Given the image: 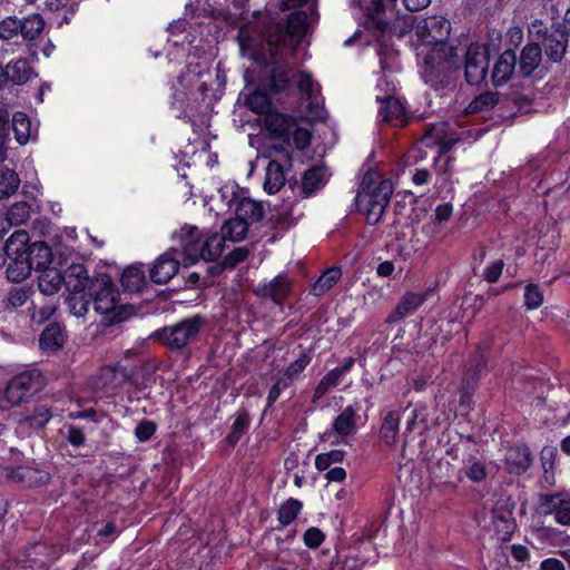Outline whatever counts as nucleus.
I'll list each match as a JSON object with an SVG mask.
<instances>
[{
  "mask_svg": "<svg viewBox=\"0 0 570 570\" xmlns=\"http://www.w3.org/2000/svg\"><path fill=\"white\" fill-rule=\"evenodd\" d=\"M316 0H283L282 10L297 8L288 14L286 22L244 26L239 30L243 48L250 50V56L265 61L267 52H288L306 35L311 23L318 14Z\"/></svg>",
  "mask_w": 570,
  "mask_h": 570,
  "instance_id": "nucleus-1",
  "label": "nucleus"
},
{
  "mask_svg": "<svg viewBox=\"0 0 570 570\" xmlns=\"http://www.w3.org/2000/svg\"><path fill=\"white\" fill-rule=\"evenodd\" d=\"M460 57L449 45L431 47L423 56L421 75L425 83L435 91L454 87V72L459 69Z\"/></svg>",
  "mask_w": 570,
  "mask_h": 570,
  "instance_id": "nucleus-2",
  "label": "nucleus"
},
{
  "mask_svg": "<svg viewBox=\"0 0 570 570\" xmlns=\"http://www.w3.org/2000/svg\"><path fill=\"white\" fill-rule=\"evenodd\" d=\"M393 194V183L390 179H381L376 174L366 173L360 184L355 205L362 213L367 224L376 225L390 203Z\"/></svg>",
  "mask_w": 570,
  "mask_h": 570,
  "instance_id": "nucleus-3",
  "label": "nucleus"
},
{
  "mask_svg": "<svg viewBox=\"0 0 570 570\" xmlns=\"http://www.w3.org/2000/svg\"><path fill=\"white\" fill-rule=\"evenodd\" d=\"M179 239L183 247L185 265H193L198 259L217 261L224 252L225 239L218 233H204L195 226L180 229Z\"/></svg>",
  "mask_w": 570,
  "mask_h": 570,
  "instance_id": "nucleus-4",
  "label": "nucleus"
},
{
  "mask_svg": "<svg viewBox=\"0 0 570 570\" xmlns=\"http://www.w3.org/2000/svg\"><path fill=\"white\" fill-rule=\"evenodd\" d=\"M207 325V320L202 315L183 318L174 325L165 326L154 333V337L166 347L180 351L194 343L200 331Z\"/></svg>",
  "mask_w": 570,
  "mask_h": 570,
  "instance_id": "nucleus-5",
  "label": "nucleus"
},
{
  "mask_svg": "<svg viewBox=\"0 0 570 570\" xmlns=\"http://www.w3.org/2000/svg\"><path fill=\"white\" fill-rule=\"evenodd\" d=\"M88 295L97 313L109 316L112 323L124 321L122 306L118 305L119 291L108 274H99L94 278Z\"/></svg>",
  "mask_w": 570,
  "mask_h": 570,
  "instance_id": "nucleus-6",
  "label": "nucleus"
},
{
  "mask_svg": "<svg viewBox=\"0 0 570 570\" xmlns=\"http://www.w3.org/2000/svg\"><path fill=\"white\" fill-rule=\"evenodd\" d=\"M529 33L537 41H540L548 59L552 62H560L567 51L568 37L562 32L561 24L552 23L548 28L541 20H534L529 26Z\"/></svg>",
  "mask_w": 570,
  "mask_h": 570,
  "instance_id": "nucleus-7",
  "label": "nucleus"
},
{
  "mask_svg": "<svg viewBox=\"0 0 570 570\" xmlns=\"http://www.w3.org/2000/svg\"><path fill=\"white\" fill-rule=\"evenodd\" d=\"M45 379L38 370H28L14 375L7 384L4 397L12 405H20L33 394L40 392Z\"/></svg>",
  "mask_w": 570,
  "mask_h": 570,
  "instance_id": "nucleus-8",
  "label": "nucleus"
},
{
  "mask_svg": "<svg viewBox=\"0 0 570 570\" xmlns=\"http://www.w3.org/2000/svg\"><path fill=\"white\" fill-rule=\"evenodd\" d=\"M238 41L240 42L239 38H238ZM301 41H302V39L293 48H291V50L288 52H282L281 50H279V52H275L274 55L273 53L269 55V52H267V59L265 61L253 58L250 56V50L243 48L240 43H239V47L244 55H246L248 58H250L262 65H269V63L275 62V65L273 66V68L269 71V75H268V78L266 79L265 86L272 92L279 94V92L285 91L291 85V80H289V76H288V67L286 63H283V61L289 55H292V52L299 45Z\"/></svg>",
  "mask_w": 570,
  "mask_h": 570,
  "instance_id": "nucleus-9",
  "label": "nucleus"
},
{
  "mask_svg": "<svg viewBox=\"0 0 570 570\" xmlns=\"http://www.w3.org/2000/svg\"><path fill=\"white\" fill-rule=\"evenodd\" d=\"M489 49L484 45L471 43L465 52L464 76L469 85L478 86L488 76Z\"/></svg>",
  "mask_w": 570,
  "mask_h": 570,
  "instance_id": "nucleus-10",
  "label": "nucleus"
},
{
  "mask_svg": "<svg viewBox=\"0 0 570 570\" xmlns=\"http://www.w3.org/2000/svg\"><path fill=\"white\" fill-rule=\"evenodd\" d=\"M460 140L461 138L454 131L453 127L445 121L430 124L425 127L422 136V144L428 148L438 146L440 155L448 154Z\"/></svg>",
  "mask_w": 570,
  "mask_h": 570,
  "instance_id": "nucleus-11",
  "label": "nucleus"
},
{
  "mask_svg": "<svg viewBox=\"0 0 570 570\" xmlns=\"http://www.w3.org/2000/svg\"><path fill=\"white\" fill-rule=\"evenodd\" d=\"M451 24L442 16H432L422 19L417 27L416 33L419 38L426 45L432 47H441L448 45L446 39L450 36Z\"/></svg>",
  "mask_w": 570,
  "mask_h": 570,
  "instance_id": "nucleus-12",
  "label": "nucleus"
},
{
  "mask_svg": "<svg viewBox=\"0 0 570 570\" xmlns=\"http://www.w3.org/2000/svg\"><path fill=\"white\" fill-rule=\"evenodd\" d=\"M538 503L541 514H553L558 523L562 525L570 524V495L563 493H541Z\"/></svg>",
  "mask_w": 570,
  "mask_h": 570,
  "instance_id": "nucleus-13",
  "label": "nucleus"
},
{
  "mask_svg": "<svg viewBox=\"0 0 570 570\" xmlns=\"http://www.w3.org/2000/svg\"><path fill=\"white\" fill-rule=\"evenodd\" d=\"M532 463V452L524 443H517L505 452L504 465L510 474L522 475L531 468Z\"/></svg>",
  "mask_w": 570,
  "mask_h": 570,
  "instance_id": "nucleus-14",
  "label": "nucleus"
},
{
  "mask_svg": "<svg viewBox=\"0 0 570 570\" xmlns=\"http://www.w3.org/2000/svg\"><path fill=\"white\" fill-rule=\"evenodd\" d=\"M179 252L169 249L160 255L150 269V279L156 284L168 283L179 269Z\"/></svg>",
  "mask_w": 570,
  "mask_h": 570,
  "instance_id": "nucleus-15",
  "label": "nucleus"
},
{
  "mask_svg": "<svg viewBox=\"0 0 570 570\" xmlns=\"http://www.w3.org/2000/svg\"><path fill=\"white\" fill-rule=\"evenodd\" d=\"M136 366H126L120 363L102 366L98 374V384L102 387L118 389L125 383L132 382Z\"/></svg>",
  "mask_w": 570,
  "mask_h": 570,
  "instance_id": "nucleus-16",
  "label": "nucleus"
},
{
  "mask_svg": "<svg viewBox=\"0 0 570 570\" xmlns=\"http://www.w3.org/2000/svg\"><path fill=\"white\" fill-rule=\"evenodd\" d=\"M0 478L22 483L27 487L46 484L49 474L31 466H0Z\"/></svg>",
  "mask_w": 570,
  "mask_h": 570,
  "instance_id": "nucleus-17",
  "label": "nucleus"
},
{
  "mask_svg": "<svg viewBox=\"0 0 570 570\" xmlns=\"http://www.w3.org/2000/svg\"><path fill=\"white\" fill-rule=\"evenodd\" d=\"M292 291V281L286 274H278L272 281L262 283L255 288V294L262 298H271L282 304Z\"/></svg>",
  "mask_w": 570,
  "mask_h": 570,
  "instance_id": "nucleus-18",
  "label": "nucleus"
},
{
  "mask_svg": "<svg viewBox=\"0 0 570 570\" xmlns=\"http://www.w3.org/2000/svg\"><path fill=\"white\" fill-rule=\"evenodd\" d=\"M92 281L82 264H71L63 273V285L69 294L89 293Z\"/></svg>",
  "mask_w": 570,
  "mask_h": 570,
  "instance_id": "nucleus-19",
  "label": "nucleus"
},
{
  "mask_svg": "<svg viewBox=\"0 0 570 570\" xmlns=\"http://www.w3.org/2000/svg\"><path fill=\"white\" fill-rule=\"evenodd\" d=\"M295 122L294 117L277 110L268 111L264 117V126L271 139L291 138V130Z\"/></svg>",
  "mask_w": 570,
  "mask_h": 570,
  "instance_id": "nucleus-20",
  "label": "nucleus"
},
{
  "mask_svg": "<svg viewBox=\"0 0 570 570\" xmlns=\"http://www.w3.org/2000/svg\"><path fill=\"white\" fill-rule=\"evenodd\" d=\"M426 299V293L406 292L386 317V323H396L413 314Z\"/></svg>",
  "mask_w": 570,
  "mask_h": 570,
  "instance_id": "nucleus-21",
  "label": "nucleus"
},
{
  "mask_svg": "<svg viewBox=\"0 0 570 570\" xmlns=\"http://www.w3.org/2000/svg\"><path fill=\"white\" fill-rule=\"evenodd\" d=\"M375 99L381 104L379 117L385 122L399 121L403 124L405 117L404 106L401 100L392 94L376 95Z\"/></svg>",
  "mask_w": 570,
  "mask_h": 570,
  "instance_id": "nucleus-22",
  "label": "nucleus"
},
{
  "mask_svg": "<svg viewBox=\"0 0 570 570\" xmlns=\"http://www.w3.org/2000/svg\"><path fill=\"white\" fill-rule=\"evenodd\" d=\"M517 61V55L513 50L509 49L500 55L493 66L491 73L493 86L500 87L511 79L515 69Z\"/></svg>",
  "mask_w": 570,
  "mask_h": 570,
  "instance_id": "nucleus-23",
  "label": "nucleus"
},
{
  "mask_svg": "<svg viewBox=\"0 0 570 570\" xmlns=\"http://www.w3.org/2000/svg\"><path fill=\"white\" fill-rule=\"evenodd\" d=\"M66 338L65 328L59 323H50L41 332L39 345L43 351L57 352L62 348Z\"/></svg>",
  "mask_w": 570,
  "mask_h": 570,
  "instance_id": "nucleus-24",
  "label": "nucleus"
},
{
  "mask_svg": "<svg viewBox=\"0 0 570 570\" xmlns=\"http://www.w3.org/2000/svg\"><path fill=\"white\" fill-rule=\"evenodd\" d=\"M542 61V47L539 42L525 45L520 53L519 68L523 77H530Z\"/></svg>",
  "mask_w": 570,
  "mask_h": 570,
  "instance_id": "nucleus-25",
  "label": "nucleus"
},
{
  "mask_svg": "<svg viewBox=\"0 0 570 570\" xmlns=\"http://www.w3.org/2000/svg\"><path fill=\"white\" fill-rule=\"evenodd\" d=\"M326 181V169L322 166H313L303 174L301 193L304 197H309L322 189Z\"/></svg>",
  "mask_w": 570,
  "mask_h": 570,
  "instance_id": "nucleus-26",
  "label": "nucleus"
},
{
  "mask_svg": "<svg viewBox=\"0 0 570 570\" xmlns=\"http://www.w3.org/2000/svg\"><path fill=\"white\" fill-rule=\"evenodd\" d=\"M24 256L28 259V264L31 265V269L37 272L50 267L49 265L52 259L51 249L43 242L31 243Z\"/></svg>",
  "mask_w": 570,
  "mask_h": 570,
  "instance_id": "nucleus-27",
  "label": "nucleus"
},
{
  "mask_svg": "<svg viewBox=\"0 0 570 570\" xmlns=\"http://www.w3.org/2000/svg\"><path fill=\"white\" fill-rule=\"evenodd\" d=\"M291 168L292 166L278 164L277 160H269L266 167L264 189L268 194H276L279 191L286 181L285 173Z\"/></svg>",
  "mask_w": 570,
  "mask_h": 570,
  "instance_id": "nucleus-28",
  "label": "nucleus"
},
{
  "mask_svg": "<svg viewBox=\"0 0 570 570\" xmlns=\"http://www.w3.org/2000/svg\"><path fill=\"white\" fill-rule=\"evenodd\" d=\"M492 522L499 539L502 541L510 540L517 527L512 511L494 509L492 512Z\"/></svg>",
  "mask_w": 570,
  "mask_h": 570,
  "instance_id": "nucleus-29",
  "label": "nucleus"
},
{
  "mask_svg": "<svg viewBox=\"0 0 570 570\" xmlns=\"http://www.w3.org/2000/svg\"><path fill=\"white\" fill-rule=\"evenodd\" d=\"M38 287L45 295H55L63 284V274L55 267H48L39 272Z\"/></svg>",
  "mask_w": 570,
  "mask_h": 570,
  "instance_id": "nucleus-30",
  "label": "nucleus"
},
{
  "mask_svg": "<svg viewBox=\"0 0 570 570\" xmlns=\"http://www.w3.org/2000/svg\"><path fill=\"white\" fill-rule=\"evenodd\" d=\"M454 163L455 158L452 156L440 155L438 151V156L434 158L433 167L438 177V187L443 189L448 185H452V176L454 174Z\"/></svg>",
  "mask_w": 570,
  "mask_h": 570,
  "instance_id": "nucleus-31",
  "label": "nucleus"
},
{
  "mask_svg": "<svg viewBox=\"0 0 570 570\" xmlns=\"http://www.w3.org/2000/svg\"><path fill=\"white\" fill-rule=\"evenodd\" d=\"M271 141L267 148L269 160H277L278 164L293 166L291 138H276L271 139Z\"/></svg>",
  "mask_w": 570,
  "mask_h": 570,
  "instance_id": "nucleus-32",
  "label": "nucleus"
},
{
  "mask_svg": "<svg viewBox=\"0 0 570 570\" xmlns=\"http://www.w3.org/2000/svg\"><path fill=\"white\" fill-rule=\"evenodd\" d=\"M8 265L6 269L7 278L10 282L19 283L26 279L31 273V265L28 264L26 256H7Z\"/></svg>",
  "mask_w": 570,
  "mask_h": 570,
  "instance_id": "nucleus-33",
  "label": "nucleus"
},
{
  "mask_svg": "<svg viewBox=\"0 0 570 570\" xmlns=\"http://www.w3.org/2000/svg\"><path fill=\"white\" fill-rule=\"evenodd\" d=\"M357 414L352 405L346 406L334 420L333 429L341 436H347L355 432Z\"/></svg>",
  "mask_w": 570,
  "mask_h": 570,
  "instance_id": "nucleus-34",
  "label": "nucleus"
},
{
  "mask_svg": "<svg viewBox=\"0 0 570 570\" xmlns=\"http://www.w3.org/2000/svg\"><path fill=\"white\" fill-rule=\"evenodd\" d=\"M341 276L342 271L340 267L327 268L311 286L309 293L317 297L323 296L337 283Z\"/></svg>",
  "mask_w": 570,
  "mask_h": 570,
  "instance_id": "nucleus-35",
  "label": "nucleus"
},
{
  "mask_svg": "<svg viewBox=\"0 0 570 570\" xmlns=\"http://www.w3.org/2000/svg\"><path fill=\"white\" fill-rule=\"evenodd\" d=\"M209 76L210 71L206 66H203L199 62L195 65L189 63L181 75V81H186L188 85H197V89L205 92L207 90V81L203 78Z\"/></svg>",
  "mask_w": 570,
  "mask_h": 570,
  "instance_id": "nucleus-36",
  "label": "nucleus"
},
{
  "mask_svg": "<svg viewBox=\"0 0 570 570\" xmlns=\"http://www.w3.org/2000/svg\"><path fill=\"white\" fill-rule=\"evenodd\" d=\"M236 215L245 222L255 223L263 218V204L250 198H243L236 208Z\"/></svg>",
  "mask_w": 570,
  "mask_h": 570,
  "instance_id": "nucleus-37",
  "label": "nucleus"
},
{
  "mask_svg": "<svg viewBox=\"0 0 570 570\" xmlns=\"http://www.w3.org/2000/svg\"><path fill=\"white\" fill-rule=\"evenodd\" d=\"M248 223L236 215L235 218L224 223L220 235L225 240L239 242L245 238L248 232Z\"/></svg>",
  "mask_w": 570,
  "mask_h": 570,
  "instance_id": "nucleus-38",
  "label": "nucleus"
},
{
  "mask_svg": "<svg viewBox=\"0 0 570 570\" xmlns=\"http://www.w3.org/2000/svg\"><path fill=\"white\" fill-rule=\"evenodd\" d=\"M400 426V414L396 411H390L383 419L380 429V436L386 445H393L396 442Z\"/></svg>",
  "mask_w": 570,
  "mask_h": 570,
  "instance_id": "nucleus-39",
  "label": "nucleus"
},
{
  "mask_svg": "<svg viewBox=\"0 0 570 570\" xmlns=\"http://www.w3.org/2000/svg\"><path fill=\"white\" fill-rule=\"evenodd\" d=\"M29 235L26 230H16L6 242L3 252L6 256H24L28 250Z\"/></svg>",
  "mask_w": 570,
  "mask_h": 570,
  "instance_id": "nucleus-40",
  "label": "nucleus"
},
{
  "mask_svg": "<svg viewBox=\"0 0 570 570\" xmlns=\"http://www.w3.org/2000/svg\"><path fill=\"white\" fill-rule=\"evenodd\" d=\"M250 424V416L247 410L239 409L235 413V420L232 425V431L227 435L226 441L229 445H235L242 439V436L247 432Z\"/></svg>",
  "mask_w": 570,
  "mask_h": 570,
  "instance_id": "nucleus-41",
  "label": "nucleus"
},
{
  "mask_svg": "<svg viewBox=\"0 0 570 570\" xmlns=\"http://www.w3.org/2000/svg\"><path fill=\"white\" fill-rule=\"evenodd\" d=\"M45 21L39 14H31L20 20L19 35L27 41L35 40L40 36Z\"/></svg>",
  "mask_w": 570,
  "mask_h": 570,
  "instance_id": "nucleus-42",
  "label": "nucleus"
},
{
  "mask_svg": "<svg viewBox=\"0 0 570 570\" xmlns=\"http://www.w3.org/2000/svg\"><path fill=\"white\" fill-rule=\"evenodd\" d=\"M9 81L16 85H22L30 80L32 69L27 59H18L8 63Z\"/></svg>",
  "mask_w": 570,
  "mask_h": 570,
  "instance_id": "nucleus-43",
  "label": "nucleus"
},
{
  "mask_svg": "<svg viewBox=\"0 0 570 570\" xmlns=\"http://www.w3.org/2000/svg\"><path fill=\"white\" fill-rule=\"evenodd\" d=\"M245 105L253 112L258 115H266L268 111H273L272 102L268 95L261 90H254L245 98Z\"/></svg>",
  "mask_w": 570,
  "mask_h": 570,
  "instance_id": "nucleus-44",
  "label": "nucleus"
},
{
  "mask_svg": "<svg viewBox=\"0 0 570 570\" xmlns=\"http://www.w3.org/2000/svg\"><path fill=\"white\" fill-rule=\"evenodd\" d=\"M20 185L18 174L9 168L0 169V200L9 198L13 195Z\"/></svg>",
  "mask_w": 570,
  "mask_h": 570,
  "instance_id": "nucleus-45",
  "label": "nucleus"
},
{
  "mask_svg": "<svg viewBox=\"0 0 570 570\" xmlns=\"http://www.w3.org/2000/svg\"><path fill=\"white\" fill-rule=\"evenodd\" d=\"M31 206L27 202H17L7 212L6 218L10 226H19L30 218Z\"/></svg>",
  "mask_w": 570,
  "mask_h": 570,
  "instance_id": "nucleus-46",
  "label": "nucleus"
},
{
  "mask_svg": "<svg viewBox=\"0 0 570 570\" xmlns=\"http://www.w3.org/2000/svg\"><path fill=\"white\" fill-rule=\"evenodd\" d=\"M303 508V503L294 498H289L286 500L279 508L277 513V520L283 525L286 527L291 524L298 515Z\"/></svg>",
  "mask_w": 570,
  "mask_h": 570,
  "instance_id": "nucleus-47",
  "label": "nucleus"
},
{
  "mask_svg": "<svg viewBox=\"0 0 570 570\" xmlns=\"http://www.w3.org/2000/svg\"><path fill=\"white\" fill-rule=\"evenodd\" d=\"M465 476L473 483H480L487 478L484 464L473 454L463 459Z\"/></svg>",
  "mask_w": 570,
  "mask_h": 570,
  "instance_id": "nucleus-48",
  "label": "nucleus"
},
{
  "mask_svg": "<svg viewBox=\"0 0 570 570\" xmlns=\"http://www.w3.org/2000/svg\"><path fill=\"white\" fill-rule=\"evenodd\" d=\"M30 119L23 112H16L12 117V130L20 145H26L30 139Z\"/></svg>",
  "mask_w": 570,
  "mask_h": 570,
  "instance_id": "nucleus-49",
  "label": "nucleus"
},
{
  "mask_svg": "<svg viewBox=\"0 0 570 570\" xmlns=\"http://www.w3.org/2000/svg\"><path fill=\"white\" fill-rule=\"evenodd\" d=\"M145 275L142 271L138 267H127L121 274V285L126 291L137 292L141 288L144 284Z\"/></svg>",
  "mask_w": 570,
  "mask_h": 570,
  "instance_id": "nucleus-50",
  "label": "nucleus"
},
{
  "mask_svg": "<svg viewBox=\"0 0 570 570\" xmlns=\"http://www.w3.org/2000/svg\"><path fill=\"white\" fill-rule=\"evenodd\" d=\"M312 356L308 352L302 351L298 357L292 362L283 372V376L293 383L311 363Z\"/></svg>",
  "mask_w": 570,
  "mask_h": 570,
  "instance_id": "nucleus-51",
  "label": "nucleus"
},
{
  "mask_svg": "<svg viewBox=\"0 0 570 570\" xmlns=\"http://www.w3.org/2000/svg\"><path fill=\"white\" fill-rule=\"evenodd\" d=\"M51 411L46 405H38L32 413L27 415L23 422L31 429H42L51 419Z\"/></svg>",
  "mask_w": 570,
  "mask_h": 570,
  "instance_id": "nucleus-52",
  "label": "nucleus"
},
{
  "mask_svg": "<svg viewBox=\"0 0 570 570\" xmlns=\"http://www.w3.org/2000/svg\"><path fill=\"white\" fill-rule=\"evenodd\" d=\"M499 101L497 92L485 91L475 97L469 105L470 112H481L492 109Z\"/></svg>",
  "mask_w": 570,
  "mask_h": 570,
  "instance_id": "nucleus-53",
  "label": "nucleus"
},
{
  "mask_svg": "<svg viewBox=\"0 0 570 570\" xmlns=\"http://www.w3.org/2000/svg\"><path fill=\"white\" fill-rule=\"evenodd\" d=\"M66 302L70 308L71 314L77 317H81L88 312L91 297L89 295L87 297L86 292L81 294H69Z\"/></svg>",
  "mask_w": 570,
  "mask_h": 570,
  "instance_id": "nucleus-54",
  "label": "nucleus"
},
{
  "mask_svg": "<svg viewBox=\"0 0 570 570\" xmlns=\"http://www.w3.org/2000/svg\"><path fill=\"white\" fill-rule=\"evenodd\" d=\"M10 114L6 108H0V163L7 158V141L9 139Z\"/></svg>",
  "mask_w": 570,
  "mask_h": 570,
  "instance_id": "nucleus-55",
  "label": "nucleus"
},
{
  "mask_svg": "<svg viewBox=\"0 0 570 570\" xmlns=\"http://www.w3.org/2000/svg\"><path fill=\"white\" fill-rule=\"evenodd\" d=\"M543 303V293L535 284H529L524 288V306L528 309H537Z\"/></svg>",
  "mask_w": 570,
  "mask_h": 570,
  "instance_id": "nucleus-56",
  "label": "nucleus"
},
{
  "mask_svg": "<svg viewBox=\"0 0 570 570\" xmlns=\"http://www.w3.org/2000/svg\"><path fill=\"white\" fill-rule=\"evenodd\" d=\"M311 132L306 128L299 127L296 121L291 130V138L295 147L298 150L306 149L311 145Z\"/></svg>",
  "mask_w": 570,
  "mask_h": 570,
  "instance_id": "nucleus-57",
  "label": "nucleus"
},
{
  "mask_svg": "<svg viewBox=\"0 0 570 570\" xmlns=\"http://www.w3.org/2000/svg\"><path fill=\"white\" fill-rule=\"evenodd\" d=\"M20 20L16 17H7L0 21V39L10 40L19 35Z\"/></svg>",
  "mask_w": 570,
  "mask_h": 570,
  "instance_id": "nucleus-58",
  "label": "nucleus"
},
{
  "mask_svg": "<svg viewBox=\"0 0 570 570\" xmlns=\"http://www.w3.org/2000/svg\"><path fill=\"white\" fill-rule=\"evenodd\" d=\"M453 214L451 203L439 205L434 210V232H440L443 224L448 223Z\"/></svg>",
  "mask_w": 570,
  "mask_h": 570,
  "instance_id": "nucleus-59",
  "label": "nucleus"
},
{
  "mask_svg": "<svg viewBox=\"0 0 570 570\" xmlns=\"http://www.w3.org/2000/svg\"><path fill=\"white\" fill-rule=\"evenodd\" d=\"M157 430V425L154 421L142 420L135 429V436L139 442H147L151 439Z\"/></svg>",
  "mask_w": 570,
  "mask_h": 570,
  "instance_id": "nucleus-60",
  "label": "nucleus"
},
{
  "mask_svg": "<svg viewBox=\"0 0 570 570\" xmlns=\"http://www.w3.org/2000/svg\"><path fill=\"white\" fill-rule=\"evenodd\" d=\"M32 289L30 287H16L8 294V302L13 307H20L27 303Z\"/></svg>",
  "mask_w": 570,
  "mask_h": 570,
  "instance_id": "nucleus-61",
  "label": "nucleus"
},
{
  "mask_svg": "<svg viewBox=\"0 0 570 570\" xmlns=\"http://www.w3.org/2000/svg\"><path fill=\"white\" fill-rule=\"evenodd\" d=\"M298 90L302 97L308 101V105H313V94H314V81L312 77L305 72H302L298 80Z\"/></svg>",
  "mask_w": 570,
  "mask_h": 570,
  "instance_id": "nucleus-62",
  "label": "nucleus"
},
{
  "mask_svg": "<svg viewBox=\"0 0 570 570\" xmlns=\"http://www.w3.org/2000/svg\"><path fill=\"white\" fill-rule=\"evenodd\" d=\"M292 383L286 380L283 375H281L275 384L269 389L268 395H267V407H272L273 404L277 401L279 395L284 390L289 387Z\"/></svg>",
  "mask_w": 570,
  "mask_h": 570,
  "instance_id": "nucleus-63",
  "label": "nucleus"
},
{
  "mask_svg": "<svg viewBox=\"0 0 570 570\" xmlns=\"http://www.w3.org/2000/svg\"><path fill=\"white\" fill-rule=\"evenodd\" d=\"M249 254L246 247H236L225 258L224 266L226 268H234L237 264L244 262Z\"/></svg>",
  "mask_w": 570,
  "mask_h": 570,
  "instance_id": "nucleus-64",
  "label": "nucleus"
}]
</instances>
